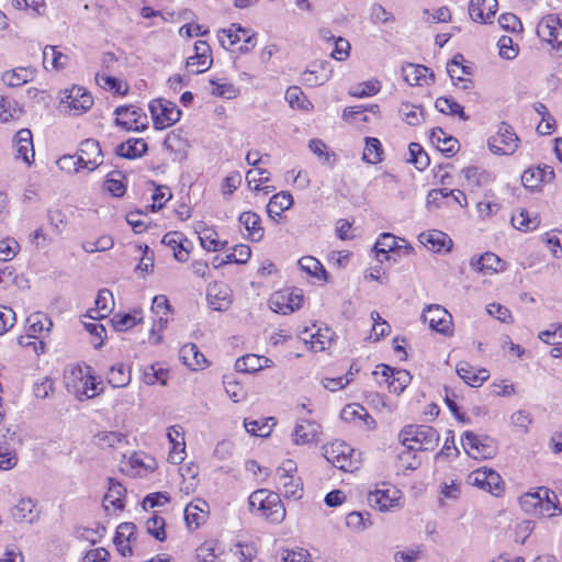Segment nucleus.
Here are the masks:
<instances>
[{
	"label": "nucleus",
	"instance_id": "1",
	"mask_svg": "<svg viewBox=\"0 0 562 562\" xmlns=\"http://www.w3.org/2000/svg\"><path fill=\"white\" fill-rule=\"evenodd\" d=\"M401 443L409 450H434L439 442V434L428 425H407L398 434Z\"/></svg>",
	"mask_w": 562,
	"mask_h": 562
},
{
	"label": "nucleus",
	"instance_id": "2",
	"mask_svg": "<svg viewBox=\"0 0 562 562\" xmlns=\"http://www.w3.org/2000/svg\"><path fill=\"white\" fill-rule=\"evenodd\" d=\"M520 138L506 122H501L497 132L487 139L490 150L495 155H513L519 147Z\"/></svg>",
	"mask_w": 562,
	"mask_h": 562
},
{
	"label": "nucleus",
	"instance_id": "3",
	"mask_svg": "<svg viewBox=\"0 0 562 562\" xmlns=\"http://www.w3.org/2000/svg\"><path fill=\"white\" fill-rule=\"evenodd\" d=\"M463 448L474 459H491L497 453V443L488 436H479L473 431L462 435Z\"/></svg>",
	"mask_w": 562,
	"mask_h": 562
},
{
	"label": "nucleus",
	"instance_id": "4",
	"mask_svg": "<svg viewBox=\"0 0 562 562\" xmlns=\"http://www.w3.org/2000/svg\"><path fill=\"white\" fill-rule=\"evenodd\" d=\"M353 449L344 441H335L324 448V457L335 468L345 472L358 469V461L353 458Z\"/></svg>",
	"mask_w": 562,
	"mask_h": 562
},
{
	"label": "nucleus",
	"instance_id": "5",
	"mask_svg": "<svg viewBox=\"0 0 562 562\" xmlns=\"http://www.w3.org/2000/svg\"><path fill=\"white\" fill-rule=\"evenodd\" d=\"M537 35L562 55V16L548 14L537 25Z\"/></svg>",
	"mask_w": 562,
	"mask_h": 562
},
{
	"label": "nucleus",
	"instance_id": "6",
	"mask_svg": "<svg viewBox=\"0 0 562 562\" xmlns=\"http://www.w3.org/2000/svg\"><path fill=\"white\" fill-rule=\"evenodd\" d=\"M529 501L539 505V514L542 516L553 517L562 514L557 494L548 487H539L536 493H528L522 496L520 498L521 506H526Z\"/></svg>",
	"mask_w": 562,
	"mask_h": 562
},
{
	"label": "nucleus",
	"instance_id": "7",
	"mask_svg": "<svg viewBox=\"0 0 562 562\" xmlns=\"http://www.w3.org/2000/svg\"><path fill=\"white\" fill-rule=\"evenodd\" d=\"M471 484L477 486L494 496H501L504 492V481L501 475L488 468H481L470 474Z\"/></svg>",
	"mask_w": 562,
	"mask_h": 562
},
{
	"label": "nucleus",
	"instance_id": "8",
	"mask_svg": "<svg viewBox=\"0 0 562 562\" xmlns=\"http://www.w3.org/2000/svg\"><path fill=\"white\" fill-rule=\"evenodd\" d=\"M303 300L302 290L294 289L291 292L281 291L273 294L269 303L273 312L288 315L301 308Z\"/></svg>",
	"mask_w": 562,
	"mask_h": 562
},
{
	"label": "nucleus",
	"instance_id": "9",
	"mask_svg": "<svg viewBox=\"0 0 562 562\" xmlns=\"http://www.w3.org/2000/svg\"><path fill=\"white\" fill-rule=\"evenodd\" d=\"M424 323L442 335L451 333L452 317L450 313L438 304L429 305L422 314Z\"/></svg>",
	"mask_w": 562,
	"mask_h": 562
},
{
	"label": "nucleus",
	"instance_id": "10",
	"mask_svg": "<svg viewBox=\"0 0 562 562\" xmlns=\"http://www.w3.org/2000/svg\"><path fill=\"white\" fill-rule=\"evenodd\" d=\"M115 122L127 131H140L147 127L148 119L143 108H115Z\"/></svg>",
	"mask_w": 562,
	"mask_h": 562
},
{
	"label": "nucleus",
	"instance_id": "11",
	"mask_svg": "<svg viewBox=\"0 0 562 562\" xmlns=\"http://www.w3.org/2000/svg\"><path fill=\"white\" fill-rule=\"evenodd\" d=\"M194 55L187 60V69L191 74L206 71L212 65L210 45L205 41H198L194 44Z\"/></svg>",
	"mask_w": 562,
	"mask_h": 562
},
{
	"label": "nucleus",
	"instance_id": "12",
	"mask_svg": "<svg viewBox=\"0 0 562 562\" xmlns=\"http://www.w3.org/2000/svg\"><path fill=\"white\" fill-rule=\"evenodd\" d=\"M77 155L79 159H81V156L83 157V168L89 171H93L102 165V150L99 142L95 139L87 138L82 140L79 144Z\"/></svg>",
	"mask_w": 562,
	"mask_h": 562
},
{
	"label": "nucleus",
	"instance_id": "13",
	"mask_svg": "<svg viewBox=\"0 0 562 562\" xmlns=\"http://www.w3.org/2000/svg\"><path fill=\"white\" fill-rule=\"evenodd\" d=\"M206 297L212 310L225 311L232 303V291L227 284L214 282L209 285Z\"/></svg>",
	"mask_w": 562,
	"mask_h": 562
},
{
	"label": "nucleus",
	"instance_id": "14",
	"mask_svg": "<svg viewBox=\"0 0 562 562\" xmlns=\"http://www.w3.org/2000/svg\"><path fill=\"white\" fill-rule=\"evenodd\" d=\"M412 249L409 245H398L396 236L391 233H383L374 245L376 259L380 262L390 259L389 252H401L404 250L405 254H409Z\"/></svg>",
	"mask_w": 562,
	"mask_h": 562
},
{
	"label": "nucleus",
	"instance_id": "15",
	"mask_svg": "<svg viewBox=\"0 0 562 562\" xmlns=\"http://www.w3.org/2000/svg\"><path fill=\"white\" fill-rule=\"evenodd\" d=\"M497 10V0H470L469 15L476 23H491Z\"/></svg>",
	"mask_w": 562,
	"mask_h": 562
},
{
	"label": "nucleus",
	"instance_id": "16",
	"mask_svg": "<svg viewBox=\"0 0 562 562\" xmlns=\"http://www.w3.org/2000/svg\"><path fill=\"white\" fill-rule=\"evenodd\" d=\"M400 491L395 487L376 488L368 495V502L371 506H376L380 510H389L398 506Z\"/></svg>",
	"mask_w": 562,
	"mask_h": 562
},
{
	"label": "nucleus",
	"instance_id": "17",
	"mask_svg": "<svg viewBox=\"0 0 562 562\" xmlns=\"http://www.w3.org/2000/svg\"><path fill=\"white\" fill-rule=\"evenodd\" d=\"M402 75L409 86H427L434 81V74L423 65L407 64L403 66Z\"/></svg>",
	"mask_w": 562,
	"mask_h": 562
},
{
	"label": "nucleus",
	"instance_id": "18",
	"mask_svg": "<svg viewBox=\"0 0 562 562\" xmlns=\"http://www.w3.org/2000/svg\"><path fill=\"white\" fill-rule=\"evenodd\" d=\"M59 102L61 105H92L93 99L85 87L74 85L60 91Z\"/></svg>",
	"mask_w": 562,
	"mask_h": 562
},
{
	"label": "nucleus",
	"instance_id": "19",
	"mask_svg": "<svg viewBox=\"0 0 562 562\" xmlns=\"http://www.w3.org/2000/svg\"><path fill=\"white\" fill-rule=\"evenodd\" d=\"M418 240L430 251L439 252L442 249L449 251L452 240L441 231L432 229L419 234Z\"/></svg>",
	"mask_w": 562,
	"mask_h": 562
},
{
	"label": "nucleus",
	"instance_id": "20",
	"mask_svg": "<svg viewBox=\"0 0 562 562\" xmlns=\"http://www.w3.org/2000/svg\"><path fill=\"white\" fill-rule=\"evenodd\" d=\"M330 74L329 63L314 61L302 74V81L311 87L319 86L329 79Z\"/></svg>",
	"mask_w": 562,
	"mask_h": 562
},
{
	"label": "nucleus",
	"instance_id": "21",
	"mask_svg": "<svg viewBox=\"0 0 562 562\" xmlns=\"http://www.w3.org/2000/svg\"><path fill=\"white\" fill-rule=\"evenodd\" d=\"M16 158L23 159L27 165L34 160L33 137L29 128L20 130L14 136Z\"/></svg>",
	"mask_w": 562,
	"mask_h": 562
},
{
	"label": "nucleus",
	"instance_id": "22",
	"mask_svg": "<svg viewBox=\"0 0 562 562\" xmlns=\"http://www.w3.org/2000/svg\"><path fill=\"white\" fill-rule=\"evenodd\" d=\"M148 110L157 130L170 127L181 117L180 108H148Z\"/></svg>",
	"mask_w": 562,
	"mask_h": 562
},
{
	"label": "nucleus",
	"instance_id": "23",
	"mask_svg": "<svg viewBox=\"0 0 562 562\" xmlns=\"http://www.w3.org/2000/svg\"><path fill=\"white\" fill-rule=\"evenodd\" d=\"M265 499L263 507H260L258 510L272 522H281L285 517V508L280 495L269 491Z\"/></svg>",
	"mask_w": 562,
	"mask_h": 562
},
{
	"label": "nucleus",
	"instance_id": "24",
	"mask_svg": "<svg viewBox=\"0 0 562 562\" xmlns=\"http://www.w3.org/2000/svg\"><path fill=\"white\" fill-rule=\"evenodd\" d=\"M321 426L312 420L302 419L294 428L292 434L295 445H306L317 439Z\"/></svg>",
	"mask_w": 562,
	"mask_h": 562
},
{
	"label": "nucleus",
	"instance_id": "25",
	"mask_svg": "<svg viewBox=\"0 0 562 562\" xmlns=\"http://www.w3.org/2000/svg\"><path fill=\"white\" fill-rule=\"evenodd\" d=\"M225 37L228 40V45L233 46L238 42H244L245 44L255 45V35L250 33V30L244 29L238 24H232L229 29L222 30L218 33V40L222 46H225Z\"/></svg>",
	"mask_w": 562,
	"mask_h": 562
},
{
	"label": "nucleus",
	"instance_id": "26",
	"mask_svg": "<svg viewBox=\"0 0 562 562\" xmlns=\"http://www.w3.org/2000/svg\"><path fill=\"white\" fill-rule=\"evenodd\" d=\"M209 504L203 499H195L187 505L184 509V519L188 527L196 529L207 517Z\"/></svg>",
	"mask_w": 562,
	"mask_h": 562
},
{
	"label": "nucleus",
	"instance_id": "27",
	"mask_svg": "<svg viewBox=\"0 0 562 562\" xmlns=\"http://www.w3.org/2000/svg\"><path fill=\"white\" fill-rule=\"evenodd\" d=\"M167 437L172 446L169 453V460L175 463H181L184 459L186 442L183 431L180 426H171L168 429Z\"/></svg>",
	"mask_w": 562,
	"mask_h": 562
},
{
	"label": "nucleus",
	"instance_id": "28",
	"mask_svg": "<svg viewBox=\"0 0 562 562\" xmlns=\"http://www.w3.org/2000/svg\"><path fill=\"white\" fill-rule=\"evenodd\" d=\"M126 490L125 487L117 482L116 480L110 477L109 479V486L108 491L103 497V508L105 510H109V507L112 506L115 509H123L124 508V496H125Z\"/></svg>",
	"mask_w": 562,
	"mask_h": 562
},
{
	"label": "nucleus",
	"instance_id": "29",
	"mask_svg": "<svg viewBox=\"0 0 562 562\" xmlns=\"http://www.w3.org/2000/svg\"><path fill=\"white\" fill-rule=\"evenodd\" d=\"M277 487L285 498L300 499L303 495L301 480L292 474L277 476Z\"/></svg>",
	"mask_w": 562,
	"mask_h": 562
},
{
	"label": "nucleus",
	"instance_id": "30",
	"mask_svg": "<svg viewBox=\"0 0 562 562\" xmlns=\"http://www.w3.org/2000/svg\"><path fill=\"white\" fill-rule=\"evenodd\" d=\"M470 265L473 269L481 272L493 273L504 269V262L502 259L491 251H486L480 257H473Z\"/></svg>",
	"mask_w": 562,
	"mask_h": 562
},
{
	"label": "nucleus",
	"instance_id": "31",
	"mask_svg": "<svg viewBox=\"0 0 562 562\" xmlns=\"http://www.w3.org/2000/svg\"><path fill=\"white\" fill-rule=\"evenodd\" d=\"M113 305L112 292L108 289H102L95 299V307L88 311V316L92 319H102L111 313Z\"/></svg>",
	"mask_w": 562,
	"mask_h": 562
},
{
	"label": "nucleus",
	"instance_id": "32",
	"mask_svg": "<svg viewBox=\"0 0 562 562\" xmlns=\"http://www.w3.org/2000/svg\"><path fill=\"white\" fill-rule=\"evenodd\" d=\"M179 359L191 370H198L206 364V358L194 344H186L179 350Z\"/></svg>",
	"mask_w": 562,
	"mask_h": 562
},
{
	"label": "nucleus",
	"instance_id": "33",
	"mask_svg": "<svg viewBox=\"0 0 562 562\" xmlns=\"http://www.w3.org/2000/svg\"><path fill=\"white\" fill-rule=\"evenodd\" d=\"M35 77V70L31 67H18L12 70L4 71L1 76L2 82L11 88L20 87Z\"/></svg>",
	"mask_w": 562,
	"mask_h": 562
},
{
	"label": "nucleus",
	"instance_id": "34",
	"mask_svg": "<svg viewBox=\"0 0 562 562\" xmlns=\"http://www.w3.org/2000/svg\"><path fill=\"white\" fill-rule=\"evenodd\" d=\"M147 151V143L143 138H131L115 148V154L125 159L142 157Z\"/></svg>",
	"mask_w": 562,
	"mask_h": 562
},
{
	"label": "nucleus",
	"instance_id": "35",
	"mask_svg": "<svg viewBox=\"0 0 562 562\" xmlns=\"http://www.w3.org/2000/svg\"><path fill=\"white\" fill-rule=\"evenodd\" d=\"M292 205L293 196L286 191H281L271 196L267 205L268 216L273 221H277L281 213L289 210Z\"/></svg>",
	"mask_w": 562,
	"mask_h": 562
},
{
	"label": "nucleus",
	"instance_id": "36",
	"mask_svg": "<svg viewBox=\"0 0 562 562\" xmlns=\"http://www.w3.org/2000/svg\"><path fill=\"white\" fill-rule=\"evenodd\" d=\"M458 375L470 386H480L485 380L488 379V372L485 369L474 372L473 368L468 362H460L457 364Z\"/></svg>",
	"mask_w": 562,
	"mask_h": 562
},
{
	"label": "nucleus",
	"instance_id": "37",
	"mask_svg": "<svg viewBox=\"0 0 562 562\" xmlns=\"http://www.w3.org/2000/svg\"><path fill=\"white\" fill-rule=\"evenodd\" d=\"M431 142L436 144L438 150L447 157L453 156L460 147L458 139L452 136H446L441 128L432 131Z\"/></svg>",
	"mask_w": 562,
	"mask_h": 562
},
{
	"label": "nucleus",
	"instance_id": "38",
	"mask_svg": "<svg viewBox=\"0 0 562 562\" xmlns=\"http://www.w3.org/2000/svg\"><path fill=\"white\" fill-rule=\"evenodd\" d=\"M464 63L465 60L463 55L456 54L447 64V72L454 85L457 81H465L464 76L472 75V66Z\"/></svg>",
	"mask_w": 562,
	"mask_h": 562
},
{
	"label": "nucleus",
	"instance_id": "39",
	"mask_svg": "<svg viewBox=\"0 0 562 562\" xmlns=\"http://www.w3.org/2000/svg\"><path fill=\"white\" fill-rule=\"evenodd\" d=\"M69 61V57L57 50L56 46L47 45L43 49V65L45 69L60 70L64 69Z\"/></svg>",
	"mask_w": 562,
	"mask_h": 562
},
{
	"label": "nucleus",
	"instance_id": "40",
	"mask_svg": "<svg viewBox=\"0 0 562 562\" xmlns=\"http://www.w3.org/2000/svg\"><path fill=\"white\" fill-rule=\"evenodd\" d=\"M239 222L245 226L252 241H259L263 237V228L261 227V218L254 212H243L239 215Z\"/></svg>",
	"mask_w": 562,
	"mask_h": 562
},
{
	"label": "nucleus",
	"instance_id": "41",
	"mask_svg": "<svg viewBox=\"0 0 562 562\" xmlns=\"http://www.w3.org/2000/svg\"><path fill=\"white\" fill-rule=\"evenodd\" d=\"M164 146L169 150L173 157V161H182L187 158V140L178 134L170 133L164 140Z\"/></svg>",
	"mask_w": 562,
	"mask_h": 562
},
{
	"label": "nucleus",
	"instance_id": "42",
	"mask_svg": "<svg viewBox=\"0 0 562 562\" xmlns=\"http://www.w3.org/2000/svg\"><path fill=\"white\" fill-rule=\"evenodd\" d=\"M35 505L32 499H21L12 510V516L16 521L33 524L38 515L34 510Z\"/></svg>",
	"mask_w": 562,
	"mask_h": 562
},
{
	"label": "nucleus",
	"instance_id": "43",
	"mask_svg": "<svg viewBox=\"0 0 562 562\" xmlns=\"http://www.w3.org/2000/svg\"><path fill=\"white\" fill-rule=\"evenodd\" d=\"M381 90V82L376 79H370L359 82L349 88L348 93L353 98H369L375 95Z\"/></svg>",
	"mask_w": 562,
	"mask_h": 562
},
{
	"label": "nucleus",
	"instance_id": "44",
	"mask_svg": "<svg viewBox=\"0 0 562 562\" xmlns=\"http://www.w3.org/2000/svg\"><path fill=\"white\" fill-rule=\"evenodd\" d=\"M512 224L519 231L529 232L539 226L540 220L538 215L530 216L528 211L521 209L518 213L512 216Z\"/></svg>",
	"mask_w": 562,
	"mask_h": 562
},
{
	"label": "nucleus",
	"instance_id": "45",
	"mask_svg": "<svg viewBox=\"0 0 562 562\" xmlns=\"http://www.w3.org/2000/svg\"><path fill=\"white\" fill-rule=\"evenodd\" d=\"M97 83L104 90L110 91L114 94L123 95L127 91V85L123 82L122 80L108 76V75H100L98 74L95 76Z\"/></svg>",
	"mask_w": 562,
	"mask_h": 562
},
{
	"label": "nucleus",
	"instance_id": "46",
	"mask_svg": "<svg viewBox=\"0 0 562 562\" xmlns=\"http://www.w3.org/2000/svg\"><path fill=\"white\" fill-rule=\"evenodd\" d=\"M199 239L202 247L207 251H218L227 244V241H221L217 232L209 227L200 232Z\"/></svg>",
	"mask_w": 562,
	"mask_h": 562
},
{
	"label": "nucleus",
	"instance_id": "47",
	"mask_svg": "<svg viewBox=\"0 0 562 562\" xmlns=\"http://www.w3.org/2000/svg\"><path fill=\"white\" fill-rule=\"evenodd\" d=\"M124 176L121 171H111L104 181V189L110 192L113 196H123L126 187L123 182Z\"/></svg>",
	"mask_w": 562,
	"mask_h": 562
},
{
	"label": "nucleus",
	"instance_id": "48",
	"mask_svg": "<svg viewBox=\"0 0 562 562\" xmlns=\"http://www.w3.org/2000/svg\"><path fill=\"white\" fill-rule=\"evenodd\" d=\"M108 382L113 387H124L131 382L130 371L123 364H114L109 370Z\"/></svg>",
	"mask_w": 562,
	"mask_h": 562
},
{
	"label": "nucleus",
	"instance_id": "49",
	"mask_svg": "<svg viewBox=\"0 0 562 562\" xmlns=\"http://www.w3.org/2000/svg\"><path fill=\"white\" fill-rule=\"evenodd\" d=\"M409 157L407 161L414 164L418 170H424L429 166L430 159L428 154L418 143H411L408 146Z\"/></svg>",
	"mask_w": 562,
	"mask_h": 562
},
{
	"label": "nucleus",
	"instance_id": "50",
	"mask_svg": "<svg viewBox=\"0 0 562 562\" xmlns=\"http://www.w3.org/2000/svg\"><path fill=\"white\" fill-rule=\"evenodd\" d=\"M382 146L378 138L367 137L362 159L368 164H378L382 160Z\"/></svg>",
	"mask_w": 562,
	"mask_h": 562
},
{
	"label": "nucleus",
	"instance_id": "51",
	"mask_svg": "<svg viewBox=\"0 0 562 562\" xmlns=\"http://www.w3.org/2000/svg\"><path fill=\"white\" fill-rule=\"evenodd\" d=\"M297 263L300 268L303 271L307 272L310 276L315 277L317 279L323 278L326 280L327 272L324 269L323 265L316 258L312 256H305L302 257Z\"/></svg>",
	"mask_w": 562,
	"mask_h": 562
},
{
	"label": "nucleus",
	"instance_id": "52",
	"mask_svg": "<svg viewBox=\"0 0 562 562\" xmlns=\"http://www.w3.org/2000/svg\"><path fill=\"white\" fill-rule=\"evenodd\" d=\"M262 358L257 355H246L238 358L235 362V369L243 373H252L262 369Z\"/></svg>",
	"mask_w": 562,
	"mask_h": 562
},
{
	"label": "nucleus",
	"instance_id": "53",
	"mask_svg": "<svg viewBox=\"0 0 562 562\" xmlns=\"http://www.w3.org/2000/svg\"><path fill=\"white\" fill-rule=\"evenodd\" d=\"M211 92L214 95H218L226 100H232L236 98L239 93V90L229 82L222 81V80H211Z\"/></svg>",
	"mask_w": 562,
	"mask_h": 562
},
{
	"label": "nucleus",
	"instance_id": "54",
	"mask_svg": "<svg viewBox=\"0 0 562 562\" xmlns=\"http://www.w3.org/2000/svg\"><path fill=\"white\" fill-rule=\"evenodd\" d=\"M412 375L407 370L396 369L393 379L389 381V389L400 395L405 387L411 383Z\"/></svg>",
	"mask_w": 562,
	"mask_h": 562
},
{
	"label": "nucleus",
	"instance_id": "55",
	"mask_svg": "<svg viewBox=\"0 0 562 562\" xmlns=\"http://www.w3.org/2000/svg\"><path fill=\"white\" fill-rule=\"evenodd\" d=\"M138 315V312H134V314H115L111 322L115 330L124 331L140 322L142 317Z\"/></svg>",
	"mask_w": 562,
	"mask_h": 562
},
{
	"label": "nucleus",
	"instance_id": "56",
	"mask_svg": "<svg viewBox=\"0 0 562 562\" xmlns=\"http://www.w3.org/2000/svg\"><path fill=\"white\" fill-rule=\"evenodd\" d=\"M29 331L34 336L41 334L43 330H49L53 325L52 321L48 319L42 313H34L27 317Z\"/></svg>",
	"mask_w": 562,
	"mask_h": 562
},
{
	"label": "nucleus",
	"instance_id": "57",
	"mask_svg": "<svg viewBox=\"0 0 562 562\" xmlns=\"http://www.w3.org/2000/svg\"><path fill=\"white\" fill-rule=\"evenodd\" d=\"M224 387L227 395L235 402L238 403L246 397V391L244 386L236 381L233 376H224Z\"/></svg>",
	"mask_w": 562,
	"mask_h": 562
},
{
	"label": "nucleus",
	"instance_id": "58",
	"mask_svg": "<svg viewBox=\"0 0 562 562\" xmlns=\"http://www.w3.org/2000/svg\"><path fill=\"white\" fill-rule=\"evenodd\" d=\"M81 158L83 157L81 156ZM82 161L83 160L79 159L78 155H64L56 161V164L61 171L67 173H78L80 169H85Z\"/></svg>",
	"mask_w": 562,
	"mask_h": 562
},
{
	"label": "nucleus",
	"instance_id": "59",
	"mask_svg": "<svg viewBox=\"0 0 562 562\" xmlns=\"http://www.w3.org/2000/svg\"><path fill=\"white\" fill-rule=\"evenodd\" d=\"M498 54L504 59H514L519 52L518 45L514 43L513 38L507 35L499 37L497 42Z\"/></svg>",
	"mask_w": 562,
	"mask_h": 562
},
{
	"label": "nucleus",
	"instance_id": "60",
	"mask_svg": "<svg viewBox=\"0 0 562 562\" xmlns=\"http://www.w3.org/2000/svg\"><path fill=\"white\" fill-rule=\"evenodd\" d=\"M308 148L316 155L319 159H323V162L333 166L335 162L336 155L334 153L327 151L326 144L321 139H312L308 143Z\"/></svg>",
	"mask_w": 562,
	"mask_h": 562
},
{
	"label": "nucleus",
	"instance_id": "61",
	"mask_svg": "<svg viewBox=\"0 0 562 562\" xmlns=\"http://www.w3.org/2000/svg\"><path fill=\"white\" fill-rule=\"evenodd\" d=\"M539 115H541V122L537 126V132L540 135H550L554 132L555 128V120L554 117L547 111L548 108H536Z\"/></svg>",
	"mask_w": 562,
	"mask_h": 562
},
{
	"label": "nucleus",
	"instance_id": "62",
	"mask_svg": "<svg viewBox=\"0 0 562 562\" xmlns=\"http://www.w3.org/2000/svg\"><path fill=\"white\" fill-rule=\"evenodd\" d=\"M18 463V456L14 449L7 443H0V470H11Z\"/></svg>",
	"mask_w": 562,
	"mask_h": 562
},
{
	"label": "nucleus",
	"instance_id": "63",
	"mask_svg": "<svg viewBox=\"0 0 562 562\" xmlns=\"http://www.w3.org/2000/svg\"><path fill=\"white\" fill-rule=\"evenodd\" d=\"M146 528L148 533L157 540L164 541L166 539L165 519L162 517L154 515L146 521Z\"/></svg>",
	"mask_w": 562,
	"mask_h": 562
},
{
	"label": "nucleus",
	"instance_id": "64",
	"mask_svg": "<svg viewBox=\"0 0 562 562\" xmlns=\"http://www.w3.org/2000/svg\"><path fill=\"white\" fill-rule=\"evenodd\" d=\"M244 426L250 435L267 437L271 432V427L268 425V422L260 420H247L245 419Z\"/></svg>",
	"mask_w": 562,
	"mask_h": 562
}]
</instances>
